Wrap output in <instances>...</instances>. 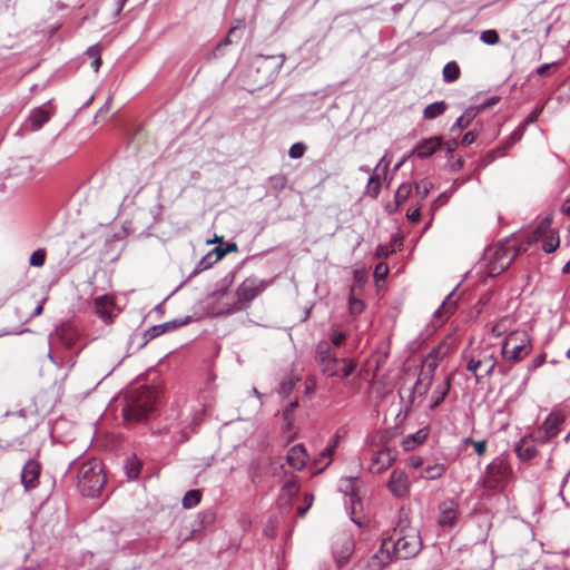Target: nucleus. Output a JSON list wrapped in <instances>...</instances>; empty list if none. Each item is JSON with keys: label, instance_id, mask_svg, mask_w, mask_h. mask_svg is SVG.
<instances>
[{"label": "nucleus", "instance_id": "cd10ccee", "mask_svg": "<svg viewBox=\"0 0 570 570\" xmlns=\"http://www.w3.org/2000/svg\"><path fill=\"white\" fill-rule=\"evenodd\" d=\"M407 530H417L416 528L411 525L410 519V509L402 507L399 510L396 525L394 528V532L399 534L407 533Z\"/></svg>", "mask_w": 570, "mask_h": 570}, {"label": "nucleus", "instance_id": "09e8293b", "mask_svg": "<svg viewBox=\"0 0 570 570\" xmlns=\"http://www.w3.org/2000/svg\"><path fill=\"white\" fill-rule=\"evenodd\" d=\"M463 443L472 445L474 451H475V453L479 456L484 455L485 452H487L488 442L485 440L476 441V440H473L472 438H465L463 440Z\"/></svg>", "mask_w": 570, "mask_h": 570}, {"label": "nucleus", "instance_id": "3c124183", "mask_svg": "<svg viewBox=\"0 0 570 570\" xmlns=\"http://www.w3.org/2000/svg\"><path fill=\"white\" fill-rule=\"evenodd\" d=\"M527 128L525 125L520 124L509 136V138L505 140L507 146H513L515 142H518L524 135Z\"/></svg>", "mask_w": 570, "mask_h": 570}, {"label": "nucleus", "instance_id": "13d9d810", "mask_svg": "<svg viewBox=\"0 0 570 570\" xmlns=\"http://www.w3.org/2000/svg\"><path fill=\"white\" fill-rule=\"evenodd\" d=\"M417 195L423 199L430 191L431 184L428 180H421L415 184Z\"/></svg>", "mask_w": 570, "mask_h": 570}, {"label": "nucleus", "instance_id": "f257e3e1", "mask_svg": "<svg viewBox=\"0 0 570 570\" xmlns=\"http://www.w3.org/2000/svg\"><path fill=\"white\" fill-rule=\"evenodd\" d=\"M156 394L150 387H132L124 396L122 417L127 424L146 420L155 410Z\"/></svg>", "mask_w": 570, "mask_h": 570}, {"label": "nucleus", "instance_id": "f8f14e48", "mask_svg": "<svg viewBox=\"0 0 570 570\" xmlns=\"http://www.w3.org/2000/svg\"><path fill=\"white\" fill-rule=\"evenodd\" d=\"M497 366V360L490 348L482 350L478 356L469 360L466 370L475 375L476 381H480L478 371H483L485 376H491Z\"/></svg>", "mask_w": 570, "mask_h": 570}, {"label": "nucleus", "instance_id": "8fccbe9b", "mask_svg": "<svg viewBox=\"0 0 570 570\" xmlns=\"http://www.w3.org/2000/svg\"><path fill=\"white\" fill-rule=\"evenodd\" d=\"M480 39L482 42L490 45V46H494V45L499 43V41H500L499 33L493 29L482 31Z\"/></svg>", "mask_w": 570, "mask_h": 570}, {"label": "nucleus", "instance_id": "423d86ee", "mask_svg": "<svg viewBox=\"0 0 570 570\" xmlns=\"http://www.w3.org/2000/svg\"><path fill=\"white\" fill-rule=\"evenodd\" d=\"M532 350L530 335L525 331H511L502 342V356L511 363H519Z\"/></svg>", "mask_w": 570, "mask_h": 570}, {"label": "nucleus", "instance_id": "4468645a", "mask_svg": "<svg viewBox=\"0 0 570 570\" xmlns=\"http://www.w3.org/2000/svg\"><path fill=\"white\" fill-rule=\"evenodd\" d=\"M541 444V441L537 439V434L533 432L520 439L515 444L514 452L519 460L530 461L539 454L538 445Z\"/></svg>", "mask_w": 570, "mask_h": 570}, {"label": "nucleus", "instance_id": "a18cd8bd", "mask_svg": "<svg viewBox=\"0 0 570 570\" xmlns=\"http://www.w3.org/2000/svg\"><path fill=\"white\" fill-rule=\"evenodd\" d=\"M439 366V361L425 357L422 364V368L420 372V375L428 376L429 379L433 380L435 371Z\"/></svg>", "mask_w": 570, "mask_h": 570}, {"label": "nucleus", "instance_id": "9b49d317", "mask_svg": "<svg viewBox=\"0 0 570 570\" xmlns=\"http://www.w3.org/2000/svg\"><path fill=\"white\" fill-rule=\"evenodd\" d=\"M79 353L80 352L77 351L49 345L47 356L57 368L63 371V377H67L75 367Z\"/></svg>", "mask_w": 570, "mask_h": 570}, {"label": "nucleus", "instance_id": "bb28decb", "mask_svg": "<svg viewBox=\"0 0 570 570\" xmlns=\"http://www.w3.org/2000/svg\"><path fill=\"white\" fill-rule=\"evenodd\" d=\"M455 289H453L443 301L441 306L434 312V318L445 321L456 308V302L453 299Z\"/></svg>", "mask_w": 570, "mask_h": 570}, {"label": "nucleus", "instance_id": "c03bdc74", "mask_svg": "<svg viewBox=\"0 0 570 570\" xmlns=\"http://www.w3.org/2000/svg\"><path fill=\"white\" fill-rule=\"evenodd\" d=\"M412 193V185L409 184V183H403L400 185V187L397 188L396 193H395V203H396V206H401L403 205L409 196L411 195Z\"/></svg>", "mask_w": 570, "mask_h": 570}, {"label": "nucleus", "instance_id": "79ce46f5", "mask_svg": "<svg viewBox=\"0 0 570 570\" xmlns=\"http://www.w3.org/2000/svg\"><path fill=\"white\" fill-rule=\"evenodd\" d=\"M215 520H216V514L214 511H212V510L204 511L198 514V519L196 521L198 523V525L197 527L195 525L193 531L196 532L200 529L210 527L214 524Z\"/></svg>", "mask_w": 570, "mask_h": 570}, {"label": "nucleus", "instance_id": "49530a36", "mask_svg": "<svg viewBox=\"0 0 570 570\" xmlns=\"http://www.w3.org/2000/svg\"><path fill=\"white\" fill-rule=\"evenodd\" d=\"M140 469H141V464L136 459L128 460L125 465L126 475L130 480H135L139 476Z\"/></svg>", "mask_w": 570, "mask_h": 570}, {"label": "nucleus", "instance_id": "1a4fd4ad", "mask_svg": "<svg viewBox=\"0 0 570 570\" xmlns=\"http://www.w3.org/2000/svg\"><path fill=\"white\" fill-rule=\"evenodd\" d=\"M566 419L567 416L561 410H553L550 412L542 424L537 429V431H534L537 439H539L541 443H549L552 439L559 435Z\"/></svg>", "mask_w": 570, "mask_h": 570}, {"label": "nucleus", "instance_id": "ea45409f", "mask_svg": "<svg viewBox=\"0 0 570 570\" xmlns=\"http://www.w3.org/2000/svg\"><path fill=\"white\" fill-rule=\"evenodd\" d=\"M445 472L444 464L436 463L433 465H428L422 470L421 476L426 480H436L441 478Z\"/></svg>", "mask_w": 570, "mask_h": 570}, {"label": "nucleus", "instance_id": "e433bc0d", "mask_svg": "<svg viewBox=\"0 0 570 570\" xmlns=\"http://www.w3.org/2000/svg\"><path fill=\"white\" fill-rule=\"evenodd\" d=\"M475 116L476 112L473 108L466 109L452 125L451 131L461 130L469 127Z\"/></svg>", "mask_w": 570, "mask_h": 570}, {"label": "nucleus", "instance_id": "dca6fc26", "mask_svg": "<svg viewBox=\"0 0 570 570\" xmlns=\"http://www.w3.org/2000/svg\"><path fill=\"white\" fill-rule=\"evenodd\" d=\"M387 488L396 498H404L410 493L411 483L407 474L403 470L395 469L391 473Z\"/></svg>", "mask_w": 570, "mask_h": 570}, {"label": "nucleus", "instance_id": "5701e85b", "mask_svg": "<svg viewBox=\"0 0 570 570\" xmlns=\"http://www.w3.org/2000/svg\"><path fill=\"white\" fill-rule=\"evenodd\" d=\"M95 308L97 315L105 322H111L115 317L114 301L107 295H101L95 298Z\"/></svg>", "mask_w": 570, "mask_h": 570}, {"label": "nucleus", "instance_id": "6ab92c4d", "mask_svg": "<svg viewBox=\"0 0 570 570\" xmlns=\"http://www.w3.org/2000/svg\"><path fill=\"white\" fill-rule=\"evenodd\" d=\"M432 381L433 380L429 379L428 376H422L419 374L417 380L409 391L407 402L404 405L405 415L411 411L416 399H423L428 394L432 385Z\"/></svg>", "mask_w": 570, "mask_h": 570}, {"label": "nucleus", "instance_id": "680f3d73", "mask_svg": "<svg viewBox=\"0 0 570 570\" xmlns=\"http://www.w3.org/2000/svg\"><path fill=\"white\" fill-rule=\"evenodd\" d=\"M387 272H389L387 265L384 263H380L375 267L374 277L376 279H383L386 276Z\"/></svg>", "mask_w": 570, "mask_h": 570}, {"label": "nucleus", "instance_id": "c9c22d12", "mask_svg": "<svg viewBox=\"0 0 570 570\" xmlns=\"http://www.w3.org/2000/svg\"><path fill=\"white\" fill-rule=\"evenodd\" d=\"M299 491V484H298V478L296 474H289L283 487H282V492L284 495L288 497L289 499L294 498L295 495H297Z\"/></svg>", "mask_w": 570, "mask_h": 570}, {"label": "nucleus", "instance_id": "f3484780", "mask_svg": "<svg viewBox=\"0 0 570 570\" xmlns=\"http://www.w3.org/2000/svg\"><path fill=\"white\" fill-rule=\"evenodd\" d=\"M391 539L384 540L381 548L373 553L366 561V567L370 570H382L384 567L391 563L393 552L391 551Z\"/></svg>", "mask_w": 570, "mask_h": 570}, {"label": "nucleus", "instance_id": "72a5a7b5", "mask_svg": "<svg viewBox=\"0 0 570 570\" xmlns=\"http://www.w3.org/2000/svg\"><path fill=\"white\" fill-rule=\"evenodd\" d=\"M166 332H170L167 322L149 327L142 334V342L140 343V347L145 346L149 341L156 338L157 336Z\"/></svg>", "mask_w": 570, "mask_h": 570}, {"label": "nucleus", "instance_id": "a211bd4d", "mask_svg": "<svg viewBox=\"0 0 570 570\" xmlns=\"http://www.w3.org/2000/svg\"><path fill=\"white\" fill-rule=\"evenodd\" d=\"M41 473V464L36 460H28L21 471V483L29 491L39 485V476Z\"/></svg>", "mask_w": 570, "mask_h": 570}, {"label": "nucleus", "instance_id": "338daca9", "mask_svg": "<svg viewBox=\"0 0 570 570\" xmlns=\"http://www.w3.org/2000/svg\"><path fill=\"white\" fill-rule=\"evenodd\" d=\"M475 138H476V135L474 134V131H468L463 135L461 144L463 146H470L471 144H473L475 141Z\"/></svg>", "mask_w": 570, "mask_h": 570}, {"label": "nucleus", "instance_id": "603ef678", "mask_svg": "<svg viewBox=\"0 0 570 570\" xmlns=\"http://www.w3.org/2000/svg\"><path fill=\"white\" fill-rule=\"evenodd\" d=\"M305 151H306V145L304 142H296L291 146V148L288 150V156L292 159H298L304 156Z\"/></svg>", "mask_w": 570, "mask_h": 570}, {"label": "nucleus", "instance_id": "4be33fe9", "mask_svg": "<svg viewBox=\"0 0 570 570\" xmlns=\"http://www.w3.org/2000/svg\"><path fill=\"white\" fill-rule=\"evenodd\" d=\"M442 145L443 139L441 136L430 137L420 141L413 153L419 158L425 159L432 156Z\"/></svg>", "mask_w": 570, "mask_h": 570}, {"label": "nucleus", "instance_id": "0eeeda50", "mask_svg": "<svg viewBox=\"0 0 570 570\" xmlns=\"http://www.w3.org/2000/svg\"><path fill=\"white\" fill-rule=\"evenodd\" d=\"M393 554L399 559H411L422 550V539L419 530H407L405 534H399L395 542L390 543Z\"/></svg>", "mask_w": 570, "mask_h": 570}, {"label": "nucleus", "instance_id": "473e14b6", "mask_svg": "<svg viewBox=\"0 0 570 570\" xmlns=\"http://www.w3.org/2000/svg\"><path fill=\"white\" fill-rule=\"evenodd\" d=\"M286 60V56L284 53L279 55H257L255 58V62L259 65H264L265 62H271L273 72H277L284 65Z\"/></svg>", "mask_w": 570, "mask_h": 570}, {"label": "nucleus", "instance_id": "9d476101", "mask_svg": "<svg viewBox=\"0 0 570 570\" xmlns=\"http://www.w3.org/2000/svg\"><path fill=\"white\" fill-rule=\"evenodd\" d=\"M518 250L510 245L497 246L489 258V273L492 275L505 271L517 258Z\"/></svg>", "mask_w": 570, "mask_h": 570}, {"label": "nucleus", "instance_id": "f704fd0d", "mask_svg": "<svg viewBox=\"0 0 570 570\" xmlns=\"http://www.w3.org/2000/svg\"><path fill=\"white\" fill-rule=\"evenodd\" d=\"M446 110V104L444 101H435L428 105L423 110V117L432 120L443 115Z\"/></svg>", "mask_w": 570, "mask_h": 570}, {"label": "nucleus", "instance_id": "6e6d98bb", "mask_svg": "<svg viewBox=\"0 0 570 570\" xmlns=\"http://www.w3.org/2000/svg\"><path fill=\"white\" fill-rule=\"evenodd\" d=\"M330 338L335 346H341L345 342L346 335L338 331V328L333 327L330 334Z\"/></svg>", "mask_w": 570, "mask_h": 570}, {"label": "nucleus", "instance_id": "052dcab7", "mask_svg": "<svg viewBox=\"0 0 570 570\" xmlns=\"http://www.w3.org/2000/svg\"><path fill=\"white\" fill-rule=\"evenodd\" d=\"M546 354L544 353H541L539 355H537L530 363L529 365V371H535L537 368H539L540 366H542L544 363H546Z\"/></svg>", "mask_w": 570, "mask_h": 570}, {"label": "nucleus", "instance_id": "2eb2a0df", "mask_svg": "<svg viewBox=\"0 0 570 570\" xmlns=\"http://www.w3.org/2000/svg\"><path fill=\"white\" fill-rule=\"evenodd\" d=\"M395 452L389 448L381 449L371 458L368 471L373 474H381L386 471L395 461Z\"/></svg>", "mask_w": 570, "mask_h": 570}, {"label": "nucleus", "instance_id": "4c0bfd02", "mask_svg": "<svg viewBox=\"0 0 570 570\" xmlns=\"http://www.w3.org/2000/svg\"><path fill=\"white\" fill-rule=\"evenodd\" d=\"M514 320L507 315V316H503L501 317L493 326H492V334L495 336V337H500L502 335H504L512 326Z\"/></svg>", "mask_w": 570, "mask_h": 570}, {"label": "nucleus", "instance_id": "37998d69", "mask_svg": "<svg viewBox=\"0 0 570 570\" xmlns=\"http://www.w3.org/2000/svg\"><path fill=\"white\" fill-rule=\"evenodd\" d=\"M202 499V492L199 490H189L185 493L183 498V507L185 509H191L196 507Z\"/></svg>", "mask_w": 570, "mask_h": 570}, {"label": "nucleus", "instance_id": "7c9ffc66", "mask_svg": "<svg viewBox=\"0 0 570 570\" xmlns=\"http://www.w3.org/2000/svg\"><path fill=\"white\" fill-rule=\"evenodd\" d=\"M551 224L552 218L550 216H547L543 219H541L530 236L531 242H539L541 238L548 236L550 233H553L554 229H552Z\"/></svg>", "mask_w": 570, "mask_h": 570}, {"label": "nucleus", "instance_id": "393cba45", "mask_svg": "<svg viewBox=\"0 0 570 570\" xmlns=\"http://www.w3.org/2000/svg\"><path fill=\"white\" fill-rule=\"evenodd\" d=\"M357 483L358 478L347 476L342 478L338 481V490L350 498V503L354 508L355 503L360 501L357 497Z\"/></svg>", "mask_w": 570, "mask_h": 570}, {"label": "nucleus", "instance_id": "de8ad7c7", "mask_svg": "<svg viewBox=\"0 0 570 570\" xmlns=\"http://www.w3.org/2000/svg\"><path fill=\"white\" fill-rule=\"evenodd\" d=\"M46 257H47V253H46V249L43 248H38L37 250H35L30 258H29V264L33 267H41L45 265L46 263Z\"/></svg>", "mask_w": 570, "mask_h": 570}, {"label": "nucleus", "instance_id": "864d4df0", "mask_svg": "<svg viewBox=\"0 0 570 570\" xmlns=\"http://www.w3.org/2000/svg\"><path fill=\"white\" fill-rule=\"evenodd\" d=\"M216 262L213 257H209V254L204 256L196 265L193 274L196 275L207 268H209L212 265H214Z\"/></svg>", "mask_w": 570, "mask_h": 570}, {"label": "nucleus", "instance_id": "412c9836", "mask_svg": "<svg viewBox=\"0 0 570 570\" xmlns=\"http://www.w3.org/2000/svg\"><path fill=\"white\" fill-rule=\"evenodd\" d=\"M308 454L303 444L293 445L286 455V461L294 470L302 471L307 462Z\"/></svg>", "mask_w": 570, "mask_h": 570}, {"label": "nucleus", "instance_id": "6e6552de", "mask_svg": "<svg viewBox=\"0 0 570 570\" xmlns=\"http://www.w3.org/2000/svg\"><path fill=\"white\" fill-rule=\"evenodd\" d=\"M49 345L81 352L79 332L70 324H61L49 335Z\"/></svg>", "mask_w": 570, "mask_h": 570}, {"label": "nucleus", "instance_id": "f03ea898", "mask_svg": "<svg viewBox=\"0 0 570 570\" xmlns=\"http://www.w3.org/2000/svg\"><path fill=\"white\" fill-rule=\"evenodd\" d=\"M69 468L77 469V485L83 495L95 498L100 494L107 478L99 459L90 458L79 463L73 460Z\"/></svg>", "mask_w": 570, "mask_h": 570}, {"label": "nucleus", "instance_id": "0e129e2a", "mask_svg": "<svg viewBox=\"0 0 570 570\" xmlns=\"http://www.w3.org/2000/svg\"><path fill=\"white\" fill-rule=\"evenodd\" d=\"M86 55L92 59L101 56V46L96 43L86 50Z\"/></svg>", "mask_w": 570, "mask_h": 570}, {"label": "nucleus", "instance_id": "c756f323", "mask_svg": "<svg viewBox=\"0 0 570 570\" xmlns=\"http://www.w3.org/2000/svg\"><path fill=\"white\" fill-rule=\"evenodd\" d=\"M50 119V114L45 107L36 108L29 116L30 127L33 130L41 128Z\"/></svg>", "mask_w": 570, "mask_h": 570}, {"label": "nucleus", "instance_id": "774afa93", "mask_svg": "<svg viewBox=\"0 0 570 570\" xmlns=\"http://www.w3.org/2000/svg\"><path fill=\"white\" fill-rule=\"evenodd\" d=\"M443 356H444V352H443L442 347H441V346H438V347L433 348V350L428 354V356H426V357H430V358H433V360L440 361V360H442V358H443Z\"/></svg>", "mask_w": 570, "mask_h": 570}, {"label": "nucleus", "instance_id": "ddd939ff", "mask_svg": "<svg viewBox=\"0 0 570 570\" xmlns=\"http://www.w3.org/2000/svg\"><path fill=\"white\" fill-rule=\"evenodd\" d=\"M354 540L346 534L340 535L333 543L332 553L338 568L344 567L354 553Z\"/></svg>", "mask_w": 570, "mask_h": 570}, {"label": "nucleus", "instance_id": "bf43d9fd", "mask_svg": "<svg viewBox=\"0 0 570 570\" xmlns=\"http://www.w3.org/2000/svg\"><path fill=\"white\" fill-rule=\"evenodd\" d=\"M190 322V316H185L184 318L173 320L167 322L169 331H175Z\"/></svg>", "mask_w": 570, "mask_h": 570}, {"label": "nucleus", "instance_id": "4d7b16f0", "mask_svg": "<svg viewBox=\"0 0 570 570\" xmlns=\"http://www.w3.org/2000/svg\"><path fill=\"white\" fill-rule=\"evenodd\" d=\"M542 110H543V106L537 107L528 115V117L521 124L525 125V128H527L530 124L535 122L538 120L539 116L541 115Z\"/></svg>", "mask_w": 570, "mask_h": 570}, {"label": "nucleus", "instance_id": "c85d7f7f", "mask_svg": "<svg viewBox=\"0 0 570 570\" xmlns=\"http://www.w3.org/2000/svg\"><path fill=\"white\" fill-rule=\"evenodd\" d=\"M382 161H383V159L373 169V173L370 175V178H368L367 185H366V189H365V194L373 199L379 197V195L381 193V188H382L381 178L376 174V170L380 167Z\"/></svg>", "mask_w": 570, "mask_h": 570}, {"label": "nucleus", "instance_id": "aec40b11", "mask_svg": "<svg viewBox=\"0 0 570 570\" xmlns=\"http://www.w3.org/2000/svg\"><path fill=\"white\" fill-rule=\"evenodd\" d=\"M439 524L453 527L459 517V503L453 499L444 500L439 505Z\"/></svg>", "mask_w": 570, "mask_h": 570}, {"label": "nucleus", "instance_id": "39448f33", "mask_svg": "<svg viewBox=\"0 0 570 570\" xmlns=\"http://www.w3.org/2000/svg\"><path fill=\"white\" fill-rule=\"evenodd\" d=\"M511 478L512 469L509 462L498 456L487 465L480 483L482 488L488 491H502L508 485Z\"/></svg>", "mask_w": 570, "mask_h": 570}, {"label": "nucleus", "instance_id": "69168bd1", "mask_svg": "<svg viewBox=\"0 0 570 570\" xmlns=\"http://www.w3.org/2000/svg\"><path fill=\"white\" fill-rule=\"evenodd\" d=\"M497 159V151H489L480 163V167L484 168Z\"/></svg>", "mask_w": 570, "mask_h": 570}, {"label": "nucleus", "instance_id": "a878e982", "mask_svg": "<svg viewBox=\"0 0 570 570\" xmlns=\"http://www.w3.org/2000/svg\"><path fill=\"white\" fill-rule=\"evenodd\" d=\"M452 375H448L442 384H438L432 393L430 410H435L446 397L451 389Z\"/></svg>", "mask_w": 570, "mask_h": 570}, {"label": "nucleus", "instance_id": "20e7f679", "mask_svg": "<svg viewBox=\"0 0 570 570\" xmlns=\"http://www.w3.org/2000/svg\"><path fill=\"white\" fill-rule=\"evenodd\" d=\"M271 284L272 281L259 279L255 276L247 277L237 287L236 301L227 308V313L234 314L249 308L253 301Z\"/></svg>", "mask_w": 570, "mask_h": 570}, {"label": "nucleus", "instance_id": "e2e57ef3", "mask_svg": "<svg viewBox=\"0 0 570 570\" xmlns=\"http://www.w3.org/2000/svg\"><path fill=\"white\" fill-rule=\"evenodd\" d=\"M209 257H213L215 262H218L226 255V249L224 247H215L209 253Z\"/></svg>", "mask_w": 570, "mask_h": 570}, {"label": "nucleus", "instance_id": "58836bf2", "mask_svg": "<svg viewBox=\"0 0 570 570\" xmlns=\"http://www.w3.org/2000/svg\"><path fill=\"white\" fill-rule=\"evenodd\" d=\"M540 240H542V249L547 254H551V253L556 252L560 245V238H559V234L557 230H554L553 233H550L548 236L541 238Z\"/></svg>", "mask_w": 570, "mask_h": 570}, {"label": "nucleus", "instance_id": "b1692460", "mask_svg": "<svg viewBox=\"0 0 570 570\" xmlns=\"http://www.w3.org/2000/svg\"><path fill=\"white\" fill-rule=\"evenodd\" d=\"M338 443V436H335L333 441L326 445L324 450L320 452V454L314 459L313 464L317 472H322L333 460L335 449Z\"/></svg>", "mask_w": 570, "mask_h": 570}, {"label": "nucleus", "instance_id": "2f4dec72", "mask_svg": "<svg viewBox=\"0 0 570 570\" xmlns=\"http://www.w3.org/2000/svg\"><path fill=\"white\" fill-rule=\"evenodd\" d=\"M366 304L356 296L355 287L350 288L348 294V314L351 317H356L365 311Z\"/></svg>", "mask_w": 570, "mask_h": 570}, {"label": "nucleus", "instance_id": "7ed1b4c3", "mask_svg": "<svg viewBox=\"0 0 570 570\" xmlns=\"http://www.w3.org/2000/svg\"><path fill=\"white\" fill-rule=\"evenodd\" d=\"M316 362L323 374L334 377H348L356 368L351 358H337L327 342H320L316 347Z\"/></svg>", "mask_w": 570, "mask_h": 570}, {"label": "nucleus", "instance_id": "a19ab883", "mask_svg": "<svg viewBox=\"0 0 570 570\" xmlns=\"http://www.w3.org/2000/svg\"><path fill=\"white\" fill-rule=\"evenodd\" d=\"M460 67L455 61L448 62L443 68V80L454 82L460 78Z\"/></svg>", "mask_w": 570, "mask_h": 570}, {"label": "nucleus", "instance_id": "5fc2aeb1", "mask_svg": "<svg viewBox=\"0 0 570 570\" xmlns=\"http://www.w3.org/2000/svg\"><path fill=\"white\" fill-rule=\"evenodd\" d=\"M273 189L281 191L285 188L287 179L284 175H275L269 178Z\"/></svg>", "mask_w": 570, "mask_h": 570}]
</instances>
